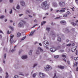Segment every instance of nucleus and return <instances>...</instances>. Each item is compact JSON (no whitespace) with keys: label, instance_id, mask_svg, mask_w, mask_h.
I'll use <instances>...</instances> for the list:
<instances>
[{"label":"nucleus","instance_id":"69168bd1","mask_svg":"<svg viewBox=\"0 0 78 78\" xmlns=\"http://www.w3.org/2000/svg\"><path fill=\"white\" fill-rule=\"evenodd\" d=\"M46 49H49V48L48 47H46Z\"/></svg>","mask_w":78,"mask_h":78},{"label":"nucleus","instance_id":"3c124183","mask_svg":"<svg viewBox=\"0 0 78 78\" xmlns=\"http://www.w3.org/2000/svg\"><path fill=\"white\" fill-rule=\"evenodd\" d=\"M34 22H35V23H36L37 22V20H34Z\"/></svg>","mask_w":78,"mask_h":78},{"label":"nucleus","instance_id":"412c9836","mask_svg":"<svg viewBox=\"0 0 78 78\" xmlns=\"http://www.w3.org/2000/svg\"><path fill=\"white\" fill-rule=\"evenodd\" d=\"M9 28L10 29H11L12 31H14V27H13L10 26L9 27Z\"/></svg>","mask_w":78,"mask_h":78},{"label":"nucleus","instance_id":"2eb2a0df","mask_svg":"<svg viewBox=\"0 0 78 78\" xmlns=\"http://www.w3.org/2000/svg\"><path fill=\"white\" fill-rule=\"evenodd\" d=\"M50 35L51 36H55V34L53 33L52 31H51L50 32Z\"/></svg>","mask_w":78,"mask_h":78},{"label":"nucleus","instance_id":"c03bdc74","mask_svg":"<svg viewBox=\"0 0 78 78\" xmlns=\"http://www.w3.org/2000/svg\"><path fill=\"white\" fill-rule=\"evenodd\" d=\"M13 0H9L10 3H12L13 2Z\"/></svg>","mask_w":78,"mask_h":78},{"label":"nucleus","instance_id":"5fc2aeb1","mask_svg":"<svg viewBox=\"0 0 78 78\" xmlns=\"http://www.w3.org/2000/svg\"><path fill=\"white\" fill-rule=\"evenodd\" d=\"M67 62H68V64H70V61H67Z\"/></svg>","mask_w":78,"mask_h":78},{"label":"nucleus","instance_id":"c756f323","mask_svg":"<svg viewBox=\"0 0 78 78\" xmlns=\"http://www.w3.org/2000/svg\"><path fill=\"white\" fill-rule=\"evenodd\" d=\"M37 66V63H35V64H34V66H33V68H34V67H35Z\"/></svg>","mask_w":78,"mask_h":78},{"label":"nucleus","instance_id":"680f3d73","mask_svg":"<svg viewBox=\"0 0 78 78\" xmlns=\"http://www.w3.org/2000/svg\"><path fill=\"white\" fill-rule=\"evenodd\" d=\"M39 45L40 46H42V44L41 43H39Z\"/></svg>","mask_w":78,"mask_h":78},{"label":"nucleus","instance_id":"e433bc0d","mask_svg":"<svg viewBox=\"0 0 78 78\" xmlns=\"http://www.w3.org/2000/svg\"><path fill=\"white\" fill-rule=\"evenodd\" d=\"M74 26H75L76 25V23H71Z\"/></svg>","mask_w":78,"mask_h":78},{"label":"nucleus","instance_id":"4be33fe9","mask_svg":"<svg viewBox=\"0 0 78 78\" xmlns=\"http://www.w3.org/2000/svg\"><path fill=\"white\" fill-rule=\"evenodd\" d=\"M10 42L11 44L14 42V40L12 39H10Z\"/></svg>","mask_w":78,"mask_h":78},{"label":"nucleus","instance_id":"052dcab7","mask_svg":"<svg viewBox=\"0 0 78 78\" xmlns=\"http://www.w3.org/2000/svg\"><path fill=\"white\" fill-rule=\"evenodd\" d=\"M77 52H78V51L77 50H76V55H77Z\"/></svg>","mask_w":78,"mask_h":78},{"label":"nucleus","instance_id":"cd10ccee","mask_svg":"<svg viewBox=\"0 0 78 78\" xmlns=\"http://www.w3.org/2000/svg\"><path fill=\"white\" fill-rule=\"evenodd\" d=\"M46 23V21H43L41 23V25L42 26L44 24H45Z\"/></svg>","mask_w":78,"mask_h":78},{"label":"nucleus","instance_id":"a18cd8bd","mask_svg":"<svg viewBox=\"0 0 78 78\" xmlns=\"http://www.w3.org/2000/svg\"><path fill=\"white\" fill-rule=\"evenodd\" d=\"M20 75H22V76H24V75L22 73H19Z\"/></svg>","mask_w":78,"mask_h":78},{"label":"nucleus","instance_id":"dca6fc26","mask_svg":"<svg viewBox=\"0 0 78 78\" xmlns=\"http://www.w3.org/2000/svg\"><path fill=\"white\" fill-rule=\"evenodd\" d=\"M53 5L54 7H57V6H58L57 4L55 2H53Z\"/></svg>","mask_w":78,"mask_h":78},{"label":"nucleus","instance_id":"6e6552de","mask_svg":"<svg viewBox=\"0 0 78 78\" xmlns=\"http://www.w3.org/2000/svg\"><path fill=\"white\" fill-rule=\"evenodd\" d=\"M20 3L22 6H25V2L23 1H21Z\"/></svg>","mask_w":78,"mask_h":78},{"label":"nucleus","instance_id":"603ef678","mask_svg":"<svg viewBox=\"0 0 78 78\" xmlns=\"http://www.w3.org/2000/svg\"><path fill=\"white\" fill-rule=\"evenodd\" d=\"M2 35H0V39H2Z\"/></svg>","mask_w":78,"mask_h":78},{"label":"nucleus","instance_id":"6e6d98bb","mask_svg":"<svg viewBox=\"0 0 78 78\" xmlns=\"http://www.w3.org/2000/svg\"><path fill=\"white\" fill-rule=\"evenodd\" d=\"M76 2L77 3V4L78 5V0H75Z\"/></svg>","mask_w":78,"mask_h":78},{"label":"nucleus","instance_id":"b1692460","mask_svg":"<svg viewBox=\"0 0 78 78\" xmlns=\"http://www.w3.org/2000/svg\"><path fill=\"white\" fill-rule=\"evenodd\" d=\"M59 68L61 69H64V67L62 66H59Z\"/></svg>","mask_w":78,"mask_h":78},{"label":"nucleus","instance_id":"4d7b16f0","mask_svg":"<svg viewBox=\"0 0 78 78\" xmlns=\"http://www.w3.org/2000/svg\"><path fill=\"white\" fill-rule=\"evenodd\" d=\"M62 59L64 61H65V62H66V60L65 58Z\"/></svg>","mask_w":78,"mask_h":78},{"label":"nucleus","instance_id":"338daca9","mask_svg":"<svg viewBox=\"0 0 78 78\" xmlns=\"http://www.w3.org/2000/svg\"><path fill=\"white\" fill-rule=\"evenodd\" d=\"M76 71H78V67L76 68Z\"/></svg>","mask_w":78,"mask_h":78},{"label":"nucleus","instance_id":"39448f33","mask_svg":"<svg viewBox=\"0 0 78 78\" xmlns=\"http://www.w3.org/2000/svg\"><path fill=\"white\" fill-rule=\"evenodd\" d=\"M39 75L41 77V78H44L45 76V75L44 74L42 73H39Z\"/></svg>","mask_w":78,"mask_h":78},{"label":"nucleus","instance_id":"49530a36","mask_svg":"<svg viewBox=\"0 0 78 78\" xmlns=\"http://www.w3.org/2000/svg\"><path fill=\"white\" fill-rule=\"evenodd\" d=\"M63 17H67V15H64L63 16Z\"/></svg>","mask_w":78,"mask_h":78},{"label":"nucleus","instance_id":"aec40b11","mask_svg":"<svg viewBox=\"0 0 78 78\" xmlns=\"http://www.w3.org/2000/svg\"><path fill=\"white\" fill-rule=\"evenodd\" d=\"M14 36L12 34H10V39H12L13 37H14Z\"/></svg>","mask_w":78,"mask_h":78},{"label":"nucleus","instance_id":"9b49d317","mask_svg":"<svg viewBox=\"0 0 78 78\" xmlns=\"http://www.w3.org/2000/svg\"><path fill=\"white\" fill-rule=\"evenodd\" d=\"M76 46H75V47L72 48L71 49V51L73 52L75 51V50H76Z\"/></svg>","mask_w":78,"mask_h":78},{"label":"nucleus","instance_id":"13d9d810","mask_svg":"<svg viewBox=\"0 0 78 78\" xmlns=\"http://www.w3.org/2000/svg\"><path fill=\"white\" fill-rule=\"evenodd\" d=\"M7 21H8V19H5V22H7Z\"/></svg>","mask_w":78,"mask_h":78},{"label":"nucleus","instance_id":"9d476101","mask_svg":"<svg viewBox=\"0 0 78 78\" xmlns=\"http://www.w3.org/2000/svg\"><path fill=\"white\" fill-rule=\"evenodd\" d=\"M36 31V30H34V31H32L31 32L29 35V36H33V34H34V33Z\"/></svg>","mask_w":78,"mask_h":78},{"label":"nucleus","instance_id":"473e14b6","mask_svg":"<svg viewBox=\"0 0 78 78\" xmlns=\"http://www.w3.org/2000/svg\"><path fill=\"white\" fill-rule=\"evenodd\" d=\"M9 14H12V9H10V11L9 12Z\"/></svg>","mask_w":78,"mask_h":78},{"label":"nucleus","instance_id":"bb28decb","mask_svg":"<svg viewBox=\"0 0 78 78\" xmlns=\"http://www.w3.org/2000/svg\"><path fill=\"white\" fill-rule=\"evenodd\" d=\"M6 76H5V78H8V77H9V75H8V73H6Z\"/></svg>","mask_w":78,"mask_h":78},{"label":"nucleus","instance_id":"72a5a7b5","mask_svg":"<svg viewBox=\"0 0 78 78\" xmlns=\"http://www.w3.org/2000/svg\"><path fill=\"white\" fill-rule=\"evenodd\" d=\"M54 57L55 59H57V58H59V55H57L55 56H54Z\"/></svg>","mask_w":78,"mask_h":78},{"label":"nucleus","instance_id":"ea45409f","mask_svg":"<svg viewBox=\"0 0 78 78\" xmlns=\"http://www.w3.org/2000/svg\"><path fill=\"white\" fill-rule=\"evenodd\" d=\"M19 77L17 76V75H15L13 78H18Z\"/></svg>","mask_w":78,"mask_h":78},{"label":"nucleus","instance_id":"4468645a","mask_svg":"<svg viewBox=\"0 0 78 78\" xmlns=\"http://www.w3.org/2000/svg\"><path fill=\"white\" fill-rule=\"evenodd\" d=\"M33 50H30L29 51V55H32V52H33Z\"/></svg>","mask_w":78,"mask_h":78},{"label":"nucleus","instance_id":"de8ad7c7","mask_svg":"<svg viewBox=\"0 0 78 78\" xmlns=\"http://www.w3.org/2000/svg\"><path fill=\"white\" fill-rule=\"evenodd\" d=\"M33 15L34 16V17H35V16H36V13H34L33 14Z\"/></svg>","mask_w":78,"mask_h":78},{"label":"nucleus","instance_id":"864d4df0","mask_svg":"<svg viewBox=\"0 0 78 78\" xmlns=\"http://www.w3.org/2000/svg\"><path fill=\"white\" fill-rule=\"evenodd\" d=\"M23 16V14H20L19 15L20 17H21V16Z\"/></svg>","mask_w":78,"mask_h":78},{"label":"nucleus","instance_id":"37998d69","mask_svg":"<svg viewBox=\"0 0 78 78\" xmlns=\"http://www.w3.org/2000/svg\"><path fill=\"white\" fill-rule=\"evenodd\" d=\"M11 33V31H9V30H8L7 31V34H10V33Z\"/></svg>","mask_w":78,"mask_h":78},{"label":"nucleus","instance_id":"09e8293b","mask_svg":"<svg viewBox=\"0 0 78 78\" xmlns=\"http://www.w3.org/2000/svg\"><path fill=\"white\" fill-rule=\"evenodd\" d=\"M6 58V54H5L4 55V58H5V59Z\"/></svg>","mask_w":78,"mask_h":78},{"label":"nucleus","instance_id":"ddd939ff","mask_svg":"<svg viewBox=\"0 0 78 78\" xmlns=\"http://www.w3.org/2000/svg\"><path fill=\"white\" fill-rule=\"evenodd\" d=\"M64 9H65V8H62L61 10H60L59 12H65V10Z\"/></svg>","mask_w":78,"mask_h":78},{"label":"nucleus","instance_id":"7ed1b4c3","mask_svg":"<svg viewBox=\"0 0 78 78\" xmlns=\"http://www.w3.org/2000/svg\"><path fill=\"white\" fill-rule=\"evenodd\" d=\"M18 27H22L24 26V21H21L19 23L18 25Z\"/></svg>","mask_w":78,"mask_h":78},{"label":"nucleus","instance_id":"1a4fd4ad","mask_svg":"<svg viewBox=\"0 0 78 78\" xmlns=\"http://www.w3.org/2000/svg\"><path fill=\"white\" fill-rule=\"evenodd\" d=\"M60 4L62 7H64V6H65V3L62 2H60Z\"/></svg>","mask_w":78,"mask_h":78},{"label":"nucleus","instance_id":"f3484780","mask_svg":"<svg viewBox=\"0 0 78 78\" xmlns=\"http://www.w3.org/2000/svg\"><path fill=\"white\" fill-rule=\"evenodd\" d=\"M37 49L38 50H40V51H41V52H42V51H43V49L41 48L38 47Z\"/></svg>","mask_w":78,"mask_h":78},{"label":"nucleus","instance_id":"0e129e2a","mask_svg":"<svg viewBox=\"0 0 78 78\" xmlns=\"http://www.w3.org/2000/svg\"><path fill=\"white\" fill-rule=\"evenodd\" d=\"M78 64V62H76V65L75 66H76V65Z\"/></svg>","mask_w":78,"mask_h":78},{"label":"nucleus","instance_id":"4c0bfd02","mask_svg":"<svg viewBox=\"0 0 78 78\" xmlns=\"http://www.w3.org/2000/svg\"><path fill=\"white\" fill-rule=\"evenodd\" d=\"M74 59L75 61H77V60H78V57H75L74 58Z\"/></svg>","mask_w":78,"mask_h":78},{"label":"nucleus","instance_id":"f704fd0d","mask_svg":"<svg viewBox=\"0 0 78 78\" xmlns=\"http://www.w3.org/2000/svg\"><path fill=\"white\" fill-rule=\"evenodd\" d=\"M26 38V36L24 37L23 38H22L21 39V41H23L24 40H25V39Z\"/></svg>","mask_w":78,"mask_h":78},{"label":"nucleus","instance_id":"7c9ffc66","mask_svg":"<svg viewBox=\"0 0 78 78\" xmlns=\"http://www.w3.org/2000/svg\"><path fill=\"white\" fill-rule=\"evenodd\" d=\"M50 28L49 27H48L46 28V30L48 32H49V31H50Z\"/></svg>","mask_w":78,"mask_h":78},{"label":"nucleus","instance_id":"5701e85b","mask_svg":"<svg viewBox=\"0 0 78 78\" xmlns=\"http://www.w3.org/2000/svg\"><path fill=\"white\" fill-rule=\"evenodd\" d=\"M5 16L2 15L0 16V19H3V18H5Z\"/></svg>","mask_w":78,"mask_h":78},{"label":"nucleus","instance_id":"c85d7f7f","mask_svg":"<svg viewBox=\"0 0 78 78\" xmlns=\"http://www.w3.org/2000/svg\"><path fill=\"white\" fill-rule=\"evenodd\" d=\"M16 9H20V6H19V5H17Z\"/></svg>","mask_w":78,"mask_h":78},{"label":"nucleus","instance_id":"c9c22d12","mask_svg":"<svg viewBox=\"0 0 78 78\" xmlns=\"http://www.w3.org/2000/svg\"><path fill=\"white\" fill-rule=\"evenodd\" d=\"M66 33H68V32H69V29H68L67 28L66 29Z\"/></svg>","mask_w":78,"mask_h":78},{"label":"nucleus","instance_id":"8fccbe9b","mask_svg":"<svg viewBox=\"0 0 78 78\" xmlns=\"http://www.w3.org/2000/svg\"><path fill=\"white\" fill-rule=\"evenodd\" d=\"M62 57H64L65 58H66V55H62Z\"/></svg>","mask_w":78,"mask_h":78},{"label":"nucleus","instance_id":"f8f14e48","mask_svg":"<svg viewBox=\"0 0 78 78\" xmlns=\"http://www.w3.org/2000/svg\"><path fill=\"white\" fill-rule=\"evenodd\" d=\"M35 54H36V55H40V51H39L38 49L36 50Z\"/></svg>","mask_w":78,"mask_h":78},{"label":"nucleus","instance_id":"6ab92c4d","mask_svg":"<svg viewBox=\"0 0 78 78\" xmlns=\"http://www.w3.org/2000/svg\"><path fill=\"white\" fill-rule=\"evenodd\" d=\"M17 37H20V36H21V34L20 33H18L17 34Z\"/></svg>","mask_w":78,"mask_h":78},{"label":"nucleus","instance_id":"0eeeda50","mask_svg":"<svg viewBox=\"0 0 78 78\" xmlns=\"http://www.w3.org/2000/svg\"><path fill=\"white\" fill-rule=\"evenodd\" d=\"M27 58H28V57L27 55H23L21 56L22 59H27Z\"/></svg>","mask_w":78,"mask_h":78},{"label":"nucleus","instance_id":"20e7f679","mask_svg":"<svg viewBox=\"0 0 78 78\" xmlns=\"http://www.w3.org/2000/svg\"><path fill=\"white\" fill-rule=\"evenodd\" d=\"M57 50V49L55 48H51L50 49V51L53 53V52H55V51H56Z\"/></svg>","mask_w":78,"mask_h":78},{"label":"nucleus","instance_id":"2f4dec72","mask_svg":"<svg viewBox=\"0 0 78 78\" xmlns=\"http://www.w3.org/2000/svg\"><path fill=\"white\" fill-rule=\"evenodd\" d=\"M16 49H12V51H11V52H12V53H13V52H14V51H16Z\"/></svg>","mask_w":78,"mask_h":78},{"label":"nucleus","instance_id":"79ce46f5","mask_svg":"<svg viewBox=\"0 0 78 78\" xmlns=\"http://www.w3.org/2000/svg\"><path fill=\"white\" fill-rule=\"evenodd\" d=\"M23 51V50H20L19 51V54H20L21 53H22V51Z\"/></svg>","mask_w":78,"mask_h":78},{"label":"nucleus","instance_id":"a878e982","mask_svg":"<svg viewBox=\"0 0 78 78\" xmlns=\"http://www.w3.org/2000/svg\"><path fill=\"white\" fill-rule=\"evenodd\" d=\"M36 73H34L32 75V76L33 78H35V77H36Z\"/></svg>","mask_w":78,"mask_h":78},{"label":"nucleus","instance_id":"58836bf2","mask_svg":"<svg viewBox=\"0 0 78 78\" xmlns=\"http://www.w3.org/2000/svg\"><path fill=\"white\" fill-rule=\"evenodd\" d=\"M71 45H72V44H66V46H68V47H70V46Z\"/></svg>","mask_w":78,"mask_h":78},{"label":"nucleus","instance_id":"a19ab883","mask_svg":"<svg viewBox=\"0 0 78 78\" xmlns=\"http://www.w3.org/2000/svg\"><path fill=\"white\" fill-rule=\"evenodd\" d=\"M37 25V24H36L35 25H34L33 27H31V28H34V27H36V26Z\"/></svg>","mask_w":78,"mask_h":78},{"label":"nucleus","instance_id":"423d86ee","mask_svg":"<svg viewBox=\"0 0 78 78\" xmlns=\"http://www.w3.org/2000/svg\"><path fill=\"white\" fill-rule=\"evenodd\" d=\"M43 43L46 45H49V43H48V42L47 41H43Z\"/></svg>","mask_w":78,"mask_h":78},{"label":"nucleus","instance_id":"f257e3e1","mask_svg":"<svg viewBox=\"0 0 78 78\" xmlns=\"http://www.w3.org/2000/svg\"><path fill=\"white\" fill-rule=\"evenodd\" d=\"M47 1H45L41 4V8L44 10H47L49 8V5L47 4Z\"/></svg>","mask_w":78,"mask_h":78},{"label":"nucleus","instance_id":"a211bd4d","mask_svg":"<svg viewBox=\"0 0 78 78\" xmlns=\"http://www.w3.org/2000/svg\"><path fill=\"white\" fill-rule=\"evenodd\" d=\"M60 23H61L62 24H64L66 23V22L65 21H61L60 22Z\"/></svg>","mask_w":78,"mask_h":78},{"label":"nucleus","instance_id":"bf43d9fd","mask_svg":"<svg viewBox=\"0 0 78 78\" xmlns=\"http://www.w3.org/2000/svg\"><path fill=\"white\" fill-rule=\"evenodd\" d=\"M0 33H2V34H3V32L1 30H0Z\"/></svg>","mask_w":78,"mask_h":78},{"label":"nucleus","instance_id":"f03ea898","mask_svg":"<svg viewBox=\"0 0 78 78\" xmlns=\"http://www.w3.org/2000/svg\"><path fill=\"white\" fill-rule=\"evenodd\" d=\"M44 68L45 71H48L49 70L52 69L51 67L49 65H47L46 67H45Z\"/></svg>","mask_w":78,"mask_h":78},{"label":"nucleus","instance_id":"774afa93","mask_svg":"<svg viewBox=\"0 0 78 78\" xmlns=\"http://www.w3.org/2000/svg\"><path fill=\"white\" fill-rule=\"evenodd\" d=\"M29 16L30 17H32V16L31 15H29Z\"/></svg>","mask_w":78,"mask_h":78},{"label":"nucleus","instance_id":"393cba45","mask_svg":"<svg viewBox=\"0 0 78 78\" xmlns=\"http://www.w3.org/2000/svg\"><path fill=\"white\" fill-rule=\"evenodd\" d=\"M53 78H58V76H57L56 74L55 73L54 74V76Z\"/></svg>","mask_w":78,"mask_h":78},{"label":"nucleus","instance_id":"e2e57ef3","mask_svg":"<svg viewBox=\"0 0 78 78\" xmlns=\"http://www.w3.org/2000/svg\"><path fill=\"white\" fill-rule=\"evenodd\" d=\"M61 41V38H59V42H60Z\"/></svg>","mask_w":78,"mask_h":78}]
</instances>
